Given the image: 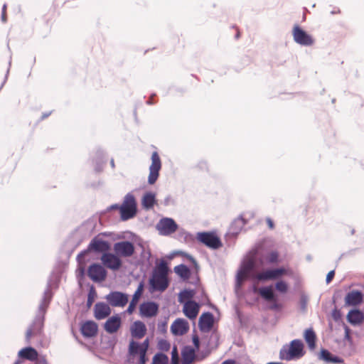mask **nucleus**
<instances>
[{"label":"nucleus","instance_id":"12","mask_svg":"<svg viewBox=\"0 0 364 364\" xmlns=\"http://www.w3.org/2000/svg\"><path fill=\"white\" fill-rule=\"evenodd\" d=\"M87 275L93 282H101L106 279L107 272L102 265L93 263L88 268Z\"/></svg>","mask_w":364,"mask_h":364},{"label":"nucleus","instance_id":"23","mask_svg":"<svg viewBox=\"0 0 364 364\" xmlns=\"http://www.w3.org/2000/svg\"><path fill=\"white\" fill-rule=\"evenodd\" d=\"M144 288V284L141 282L139 284L138 287H137L136 290L135 291L134 294H133L132 300H131V301L129 304V306L127 309V312L129 314H132L134 311L136 306L138 304V301L143 294Z\"/></svg>","mask_w":364,"mask_h":364},{"label":"nucleus","instance_id":"63","mask_svg":"<svg viewBox=\"0 0 364 364\" xmlns=\"http://www.w3.org/2000/svg\"><path fill=\"white\" fill-rule=\"evenodd\" d=\"M110 164H111L112 168H114L115 166H114V161L113 159H111Z\"/></svg>","mask_w":364,"mask_h":364},{"label":"nucleus","instance_id":"61","mask_svg":"<svg viewBox=\"0 0 364 364\" xmlns=\"http://www.w3.org/2000/svg\"><path fill=\"white\" fill-rule=\"evenodd\" d=\"M79 271L81 275H84L85 274V268L83 267L79 268Z\"/></svg>","mask_w":364,"mask_h":364},{"label":"nucleus","instance_id":"25","mask_svg":"<svg viewBox=\"0 0 364 364\" xmlns=\"http://www.w3.org/2000/svg\"><path fill=\"white\" fill-rule=\"evenodd\" d=\"M146 333V325L140 321H136L131 326L132 336L138 339L142 338Z\"/></svg>","mask_w":364,"mask_h":364},{"label":"nucleus","instance_id":"52","mask_svg":"<svg viewBox=\"0 0 364 364\" xmlns=\"http://www.w3.org/2000/svg\"><path fill=\"white\" fill-rule=\"evenodd\" d=\"M344 330H345V339H346L348 341H350L351 340V337L350 336V329L348 328V326H345Z\"/></svg>","mask_w":364,"mask_h":364},{"label":"nucleus","instance_id":"49","mask_svg":"<svg viewBox=\"0 0 364 364\" xmlns=\"http://www.w3.org/2000/svg\"><path fill=\"white\" fill-rule=\"evenodd\" d=\"M335 276V271L334 270H331L330 271L328 274L326 275V282L327 284H329L333 279Z\"/></svg>","mask_w":364,"mask_h":364},{"label":"nucleus","instance_id":"46","mask_svg":"<svg viewBox=\"0 0 364 364\" xmlns=\"http://www.w3.org/2000/svg\"><path fill=\"white\" fill-rule=\"evenodd\" d=\"M166 324L167 322L166 321H161L158 323V330L161 333H166Z\"/></svg>","mask_w":364,"mask_h":364},{"label":"nucleus","instance_id":"38","mask_svg":"<svg viewBox=\"0 0 364 364\" xmlns=\"http://www.w3.org/2000/svg\"><path fill=\"white\" fill-rule=\"evenodd\" d=\"M168 358L166 355L158 353L154 356L152 364H168Z\"/></svg>","mask_w":364,"mask_h":364},{"label":"nucleus","instance_id":"60","mask_svg":"<svg viewBox=\"0 0 364 364\" xmlns=\"http://www.w3.org/2000/svg\"><path fill=\"white\" fill-rule=\"evenodd\" d=\"M155 95H153L151 96V97L149 99V100H147L146 103L148 105H152L153 104V102H152V97L154 96Z\"/></svg>","mask_w":364,"mask_h":364},{"label":"nucleus","instance_id":"45","mask_svg":"<svg viewBox=\"0 0 364 364\" xmlns=\"http://www.w3.org/2000/svg\"><path fill=\"white\" fill-rule=\"evenodd\" d=\"M333 319L335 321H338L341 318V312L337 308H335L331 313Z\"/></svg>","mask_w":364,"mask_h":364},{"label":"nucleus","instance_id":"16","mask_svg":"<svg viewBox=\"0 0 364 364\" xmlns=\"http://www.w3.org/2000/svg\"><path fill=\"white\" fill-rule=\"evenodd\" d=\"M256 260L255 258H250L243 263L242 265L241 269L237 274L236 278V286L240 287L243 280L245 279V274L249 273L252 271L255 267Z\"/></svg>","mask_w":364,"mask_h":364},{"label":"nucleus","instance_id":"50","mask_svg":"<svg viewBox=\"0 0 364 364\" xmlns=\"http://www.w3.org/2000/svg\"><path fill=\"white\" fill-rule=\"evenodd\" d=\"M307 299L305 296H301L300 299V306L302 310H305L306 308Z\"/></svg>","mask_w":364,"mask_h":364},{"label":"nucleus","instance_id":"15","mask_svg":"<svg viewBox=\"0 0 364 364\" xmlns=\"http://www.w3.org/2000/svg\"><path fill=\"white\" fill-rule=\"evenodd\" d=\"M102 263L112 270H117L122 266V260L117 255L112 253H104L101 257Z\"/></svg>","mask_w":364,"mask_h":364},{"label":"nucleus","instance_id":"47","mask_svg":"<svg viewBox=\"0 0 364 364\" xmlns=\"http://www.w3.org/2000/svg\"><path fill=\"white\" fill-rule=\"evenodd\" d=\"M193 343L196 350H198L200 348V339L198 335L194 334L192 337Z\"/></svg>","mask_w":364,"mask_h":364},{"label":"nucleus","instance_id":"56","mask_svg":"<svg viewBox=\"0 0 364 364\" xmlns=\"http://www.w3.org/2000/svg\"><path fill=\"white\" fill-rule=\"evenodd\" d=\"M1 21L3 23H6V13L1 12Z\"/></svg>","mask_w":364,"mask_h":364},{"label":"nucleus","instance_id":"8","mask_svg":"<svg viewBox=\"0 0 364 364\" xmlns=\"http://www.w3.org/2000/svg\"><path fill=\"white\" fill-rule=\"evenodd\" d=\"M105 299L109 305L114 307H124L129 301V296L126 293L118 291H112L105 296Z\"/></svg>","mask_w":364,"mask_h":364},{"label":"nucleus","instance_id":"35","mask_svg":"<svg viewBox=\"0 0 364 364\" xmlns=\"http://www.w3.org/2000/svg\"><path fill=\"white\" fill-rule=\"evenodd\" d=\"M174 272L183 279H188L191 276L190 269L183 264L176 266Z\"/></svg>","mask_w":364,"mask_h":364},{"label":"nucleus","instance_id":"30","mask_svg":"<svg viewBox=\"0 0 364 364\" xmlns=\"http://www.w3.org/2000/svg\"><path fill=\"white\" fill-rule=\"evenodd\" d=\"M18 355L20 358L26 359L31 361H35L38 358V352L32 347H26L21 349L18 352Z\"/></svg>","mask_w":364,"mask_h":364},{"label":"nucleus","instance_id":"29","mask_svg":"<svg viewBox=\"0 0 364 364\" xmlns=\"http://www.w3.org/2000/svg\"><path fill=\"white\" fill-rule=\"evenodd\" d=\"M279 260V254L277 251H272L264 255L260 256L257 259L258 263L263 266L265 263L267 264H275Z\"/></svg>","mask_w":364,"mask_h":364},{"label":"nucleus","instance_id":"3","mask_svg":"<svg viewBox=\"0 0 364 364\" xmlns=\"http://www.w3.org/2000/svg\"><path fill=\"white\" fill-rule=\"evenodd\" d=\"M304 344L301 340L295 339L290 343V346H283L279 351V358L284 360H291L294 358L301 357Z\"/></svg>","mask_w":364,"mask_h":364},{"label":"nucleus","instance_id":"9","mask_svg":"<svg viewBox=\"0 0 364 364\" xmlns=\"http://www.w3.org/2000/svg\"><path fill=\"white\" fill-rule=\"evenodd\" d=\"M178 227L175 220L170 218H161L156 226V230L161 235H169L175 232Z\"/></svg>","mask_w":364,"mask_h":364},{"label":"nucleus","instance_id":"48","mask_svg":"<svg viewBox=\"0 0 364 364\" xmlns=\"http://www.w3.org/2000/svg\"><path fill=\"white\" fill-rule=\"evenodd\" d=\"M146 361V352H141V353L139 354V364H145Z\"/></svg>","mask_w":364,"mask_h":364},{"label":"nucleus","instance_id":"21","mask_svg":"<svg viewBox=\"0 0 364 364\" xmlns=\"http://www.w3.org/2000/svg\"><path fill=\"white\" fill-rule=\"evenodd\" d=\"M364 295L359 290H353L348 292L345 297L346 306H357L363 301Z\"/></svg>","mask_w":364,"mask_h":364},{"label":"nucleus","instance_id":"22","mask_svg":"<svg viewBox=\"0 0 364 364\" xmlns=\"http://www.w3.org/2000/svg\"><path fill=\"white\" fill-rule=\"evenodd\" d=\"M199 305L195 301H188L183 305V311L189 319H194L199 312Z\"/></svg>","mask_w":364,"mask_h":364},{"label":"nucleus","instance_id":"39","mask_svg":"<svg viewBox=\"0 0 364 364\" xmlns=\"http://www.w3.org/2000/svg\"><path fill=\"white\" fill-rule=\"evenodd\" d=\"M104 156V152L102 150H97V161H96V166L95 168V170L96 172H100L102 169V164L105 163L102 161V157Z\"/></svg>","mask_w":364,"mask_h":364},{"label":"nucleus","instance_id":"54","mask_svg":"<svg viewBox=\"0 0 364 364\" xmlns=\"http://www.w3.org/2000/svg\"><path fill=\"white\" fill-rule=\"evenodd\" d=\"M11 59L10 58V60H9V68H8L7 71H6V76H5V79H4V82H3V83H2V85H1V87L3 86L4 83V82H6V80L7 76H8L9 73V68H10V67H11Z\"/></svg>","mask_w":364,"mask_h":364},{"label":"nucleus","instance_id":"36","mask_svg":"<svg viewBox=\"0 0 364 364\" xmlns=\"http://www.w3.org/2000/svg\"><path fill=\"white\" fill-rule=\"evenodd\" d=\"M195 295V291L193 289H184L179 294L178 301L181 303H184L188 301H192L191 299Z\"/></svg>","mask_w":364,"mask_h":364},{"label":"nucleus","instance_id":"40","mask_svg":"<svg viewBox=\"0 0 364 364\" xmlns=\"http://www.w3.org/2000/svg\"><path fill=\"white\" fill-rule=\"evenodd\" d=\"M97 295L95 289L93 286H92L89 290L88 295H87V306L88 308H90L92 304L94 302L95 298Z\"/></svg>","mask_w":364,"mask_h":364},{"label":"nucleus","instance_id":"2","mask_svg":"<svg viewBox=\"0 0 364 364\" xmlns=\"http://www.w3.org/2000/svg\"><path fill=\"white\" fill-rule=\"evenodd\" d=\"M110 249L109 243L101 239L99 236L93 237L86 250L80 252L77 256V261L80 264L84 263V257L89 252L107 253Z\"/></svg>","mask_w":364,"mask_h":364},{"label":"nucleus","instance_id":"42","mask_svg":"<svg viewBox=\"0 0 364 364\" xmlns=\"http://www.w3.org/2000/svg\"><path fill=\"white\" fill-rule=\"evenodd\" d=\"M168 266L166 262L161 261L159 268L154 272L156 274H164V276H168Z\"/></svg>","mask_w":364,"mask_h":364},{"label":"nucleus","instance_id":"4","mask_svg":"<svg viewBox=\"0 0 364 364\" xmlns=\"http://www.w3.org/2000/svg\"><path fill=\"white\" fill-rule=\"evenodd\" d=\"M253 291L258 293L264 301L271 302L269 306V309L277 311L282 308V305L278 302L277 296L272 285L262 287L260 288L254 287Z\"/></svg>","mask_w":364,"mask_h":364},{"label":"nucleus","instance_id":"26","mask_svg":"<svg viewBox=\"0 0 364 364\" xmlns=\"http://www.w3.org/2000/svg\"><path fill=\"white\" fill-rule=\"evenodd\" d=\"M97 325L92 321H87L81 327L82 334L87 338L95 336L97 333Z\"/></svg>","mask_w":364,"mask_h":364},{"label":"nucleus","instance_id":"34","mask_svg":"<svg viewBox=\"0 0 364 364\" xmlns=\"http://www.w3.org/2000/svg\"><path fill=\"white\" fill-rule=\"evenodd\" d=\"M304 338L310 349L313 350L316 346V336L312 328L306 329L304 332Z\"/></svg>","mask_w":364,"mask_h":364},{"label":"nucleus","instance_id":"53","mask_svg":"<svg viewBox=\"0 0 364 364\" xmlns=\"http://www.w3.org/2000/svg\"><path fill=\"white\" fill-rule=\"evenodd\" d=\"M120 210V205L118 204H113L107 208V210Z\"/></svg>","mask_w":364,"mask_h":364},{"label":"nucleus","instance_id":"32","mask_svg":"<svg viewBox=\"0 0 364 364\" xmlns=\"http://www.w3.org/2000/svg\"><path fill=\"white\" fill-rule=\"evenodd\" d=\"M182 364H191L196 357V349L186 346L181 352Z\"/></svg>","mask_w":364,"mask_h":364},{"label":"nucleus","instance_id":"17","mask_svg":"<svg viewBox=\"0 0 364 364\" xmlns=\"http://www.w3.org/2000/svg\"><path fill=\"white\" fill-rule=\"evenodd\" d=\"M214 324V316L210 312H205L201 314L198 321V326L200 331L203 333L209 332Z\"/></svg>","mask_w":364,"mask_h":364},{"label":"nucleus","instance_id":"55","mask_svg":"<svg viewBox=\"0 0 364 364\" xmlns=\"http://www.w3.org/2000/svg\"><path fill=\"white\" fill-rule=\"evenodd\" d=\"M267 223L269 228L272 229L274 228V223H273V221L271 220V218H267Z\"/></svg>","mask_w":364,"mask_h":364},{"label":"nucleus","instance_id":"7","mask_svg":"<svg viewBox=\"0 0 364 364\" xmlns=\"http://www.w3.org/2000/svg\"><path fill=\"white\" fill-rule=\"evenodd\" d=\"M197 239L199 242L204 244L205 246L213 249L217 250L222 246L220 239L214 233L211 232H198Z\"/></svg>","mask_w":364,"mask_h":364},{"label":"nucleus","instance_id":"51","mask_svg":"<svg viewBox=\"0 0 364 364\" xmlns=\"http://www.w3.org/2000/svg\"><path fill=\"white\" fill-rule=\"evenodd\" d=\"M141 352H147L149 348V339L146 338L143 343H140Z\"/></svg>","mask_w":364,"mask_h":364},{"label":"nucleus","instance_id":"14","mask_svg":"<svg viewBox=\"0 0 364 364\" xmlns=\"http://www.w3.org/2000/svg\"><path fill=\"white\" fill-rule=\"evenodd\" d=\"M149 283L153 291H164L169 284L168 276H164V274L156 273H154Z\"/></svg>","mask_w":364,"mask_h":364},{"label":"nucleus","instance_id":"19","mask_svg":"<svg viewBox=\"0 0 364 364\" xmlns=\"http://www.w3.org/2000/svg\"><path fill=\"white\" fill-rule=\"evenodd\" d=\"M189 329L188 323L183 318H177L171 324V331L175 336H182Z\"/></svg>","mask_w":364,"mask_h":364},{"label":"nucleus","instance_id":"10","mask_svg":"<svg viewBox=\"0 0 364 364\" xmlns=\"http://www.w3.org/2000/svg\"><path fill=\"white\" fill-rule=\"evenodd\" d=\"M161 168V162L160 157L158 153L154 151L151 155V164L149 167V175L148 177V183L149 184L152 185L157 181Z\"/></svg>","mask_w":364,"mask_h":364},{"label":"nucleus","instance_id":"27","mask_svg":"<svg viewBox=\"0 0 364 364\" xmlns=\"http://www.w3.org/2000/svg\"><path fill=\"white\" fill-rule=\"evenodd\" d=\"M318 359L323 360L326 363H341L343 362L341 358L333 355L329 350L323 348L320 352Z\"/></svg>","mask_w":364,"mask_h":364},{"label":"nucleus","instance_id":"62","mask_svg":"<svg viewBox=\"0 0 364 364\" xmlns=\"http://www.w3.org/2000/svg\"><path fill=\"white\" fill-rule=\"evenodd\" d=\"M1 12L2 13H6V4H4L2 6V9H1Z\"/></svg>","mask_w":364,"mask_h":364},{"label":"nucleus","instance_id":"41","mask_svg":"<svg viewBox=\"0 0 364 364\" xmlns=\"http://www.w3.org/2000/svg\"><path fill=\"white\" fill-rule=\"evenodd\" d=\"M275 289L279 292L284 294L288 290V285L284 281L280 280L275 284Z\"/></svg>","mask_w":364,"mask_h":364},{"label":"nucleus","instance_id":"6","mask_svg":"<svg viewBox=\"0 0 364 364\" xmlns=\"http://www.w3.org/2000/svg\"><path fill=\"white\" fill-rule=\"evenodd\" d=\"M286 273L287 269L284 267L267 269L256 274L254 278L259 282L276 280L281 278Z\"/></svg>","mask_w":364,"mask_h":364},{"label":"nucleus","instance_id":"28","mask_svg":"<svg viewBox=\"0 0 364 364\" xmlns=\"http://www.w3.org/2000/svg\"><path fill=\"white\" fill-rule=\"evenodd\" d=\"M348 321L353 326L361 323L364 320V315L359 309L350 310L347 315Z\"/></svg>","mask_w":364,"mask_h":364},{"label":"nucleus","instance_id":"1","mask_svg":"<svg viewBox=\"0 0 364 364\" xmlns=\"http://www.w3.org/2000/svg\"><path fill=\"white\" fill-rule=\"evenodd\" d=\"M52 296L50 284H48L46 289L43 292L36 317L31 326L26 331V338L28 341L31 339L33 334L41 333L44 325L45 314L51 301Z\"/></svg>","mask_w":364,"mask_h":364},{"label":"nucleus","instance_id":"44","mask_svg":"<svg viewBox=\"0 0 364 364\" xmlns=\"http://www.w3.org/2000/svg\"><path fill=\"white\" fill-rule=\"evenodd\" d=\"M171 354L172 355L171 364H179V358L177 353V349L176 347L173 348Z\"/></svg>","mask_w":364,"mask_h":364},{"label":"nucleus","instance_id":"58","mask_svg":"<svg viewBox=\"0 0 364 364\" xmlns=\"http://www.w3.org/2000/svg\"><path fill=\"white\" fill-rule=\"evenodd\" d=\"M183 234L185 235V239L191 238L192 235L189 232H184Z\"/></svg>","mask_w":364,"mask_h":364},{"label":"nucleus","instance_id":"13","mask_svg":"<svg viewBox=\"0 0 364 364\" xmlns=\"http://www.w3.org/2000/svg\"><path fill=\"white\" fill-rule=\"evenodd\" d=\"M113 250L116 255L124 257H129L134 253V245L129 241H121L114 244Z\"/></svg>","mask_w":364,"mask_h":364},{"label":"nucleus","instance_id":"5","mask_svg":"<svg viewBox=\"0 0 364 364\" xmlns=\"http://www.w3.org/2000/svg\"><path fill=\"white\" fill-rule=\"evenodd\" d=\"M137 211L136 202L134 196L129 193L124 198L120 205V217L122 220L126 221L134 218Z\"/></svg>","mask_w":364,"mask_h":364},{"label":"nucleus","instance_id":"64","mask_svg":"<svg viewBox=\"0 0 364 364\" xmlns=\"http://www.w3.org/2000/svg\"><path fill=\"white\" fill-rule=\"evenodd\" d=\"M22 362L20 360H16L14 364H21Z\"/></svg>","mask_w":364,"mask_h":364},{"label":"nucleus","instance_id":"18","mask_svg":"<svg viewBox=\"0 0 364 364\" xmlns=\"http://www.w3.org/2000/svg\"><path fill=\"white\" fill-rule=\"evenodd\" d=\"M139 311L141 316L150 318L157 314L159 305L154 301H146L141 304Z\"/></svg>","mask_w":364,"mask_h":364},{"label":"nucleus","instance_id":"24","mask_svg":"<svg viewBox=\"0 0 364 364\" xmlns=\"http://www.w3.org/2000/svg\"><path fill=\"white\" fill-rule=\"evenodd\" d=\"M121 326V318L118 315L109 318L104 324L105 330L109 333H114Z\"/></svg>","mask_w":364,"mask_h":364},{"label":"nucleus","instance_id":"59","mask_svg":"<svg viewBox=\"0 0 364 364\" xmlns=\"http://www.w3.org/2000/svg\"><path fill=\"white\" fill-rule=\"evenodd\" d=\"M50 114H51V112H48V113H43L41 117V119H44L46 118H47Z\"/></svg>","mask_w":364,"mask_h":364},{"label":"nucleus","instance_id":"57","mask_svg":"<svg viewBox=\"0 0 364 364\" xmlns=\"http://www.w3.org/2000/svg\"><path fill=\"white\" fill-rule=\"evenodd\" d=\"M222 364H235V360L229 359L223 362Z\"/></svg>","mask_w":364,"mask_h":364},{"label":"nucleus","instance_id":"37","mask_svg":"<svg viewBox=\"0 0 364 364\" xmlns=\"http://www.w3.org/2000/svg\"><path fill=\"white\" fill-rule=\"evenodd\" d=\"M141 348L140 343L132 340L129 346V354L132 356L139 355L141 353Z\"/></svg>","mask_w":364,"mask_h":364},{"label":"nucleus","instance_id":"31","mask_svg":"<svg viewBox=\"0 0 364 364\" xmlns=\"http://www.w3.org/2000/svg\"><path fill=\"white\" fill-rule=\"evenodd\" d=\"M245 224L246 221L242 218V216H239L237 218L234 220L231 223L230 227L229 228V233L235 236L238 235Z\"/></svg>","mask_w":364,"mask_h":364},{"label":"nucleus","instance_id":"43","mask_svg":"<svg viewBox=\"0 0 364 364\" xmlns=\"http://www.w3.org/2000/svg\"><path fill=\"white\" fill-rule=\"evenodd\" d=\"M170 343L165 339H161L158 343V348L162 351L169 350Z\"/></svg>","mask_w":364,"mask_h":364},{"label":"nucleus","instance_id":"20","mask_svg":"<svg viewBox=\"0 0 364 364\" xmlns=\"http://www.w3.org/2000/svg\"><path fill=\"white\" fill-rule=\"evenodd\" d=\"M94 313L95 317L97 320H102L110 315L111 309L109 306V304H107L104 302H97L95 305Z\"/></svg>","mask_w":364,"mask_h":364},{"label":"nucleus","instance_id":"11","mask_svg":"<svg viewBox=\"0 0 364 364\" xmlns=\"http://www.w3.org/2000/svg\"><path fill=\"white\" fill-rule=\"evenodd\" d=\"M293 38L296 43L304 46H310L314 43L313 38L298 25L294 27Z\"/></svg>","mask_w":364,"mask_h":364},{"label":"nucleus","instance_id":"33","mask_svg":"<svg viewBox=\"0 0 364 364\" xmlns=\"http://www.w3.org/2000/svg\"><path fill=\"white\" fill-rule=\"evenodd\" d=\"M142 205L145 209H151L156 203V196L154 193L148 192L144 194L141 201Z\"/></svg>","mask_w":364,"mask_h":364}]
</instances>
